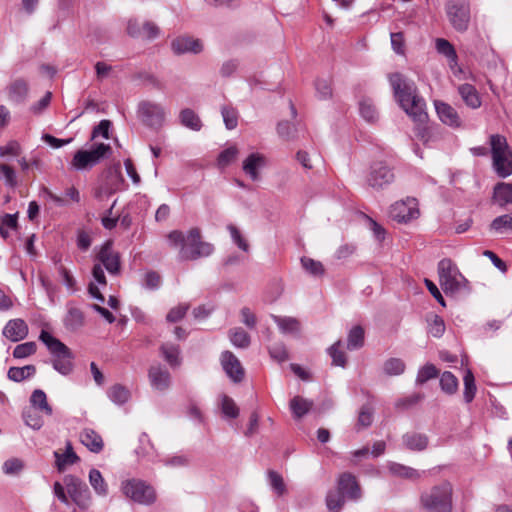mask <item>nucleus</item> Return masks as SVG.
<instances>
[{"label": "nucleus", "mask_w": 512, "mask_h": 512, "mask_svg": "<svg viewBox=\"0 0 512 512\" xmlns=\"http://www.w3.org/2000/svg\"><path fill=\"white\" fill-rule=\"evenodd\" d=\"M439 375V370L436 368L435 365L431 363H427L423 367H421L418 370L417 377H416V384L417 385H423L428 380L437 378Z\"/></svg>", "instance_id": "09e8293b"}, {"label": "nucleus", "mask_w": 512, "mask_h": 512, "mask_svg": "<svg viewBox=\"0 0 512 512\" xmlns=\"http://www.w3.org/2000/svg\"><path fill=\"white\" fill-rule=\"evenodd\" d=\"M7 92L10 101L21 103L28 95V84L23 79H16L7 87Z\"/></svg>", "instance_id": "393cba45"}, {"label": "nucleus", "mask_w": 512, "mask_h": 512, "mask_svg": "<svg viewBox=\"0 0 512 512\" xmlns=\"http://www.w3.org/2000/svg\"><path fill=\"white\" fill-rule=\"evenodd\" d=\"M36 368L34 365H26L23 367H11L8 370V378L14 382H21L27 378L34 376Z\"/></svg>", "instance_id": "4c0bfd02"}, {"label": "nucleus", "mask_w": 512, "mask_h": 512, "mask_svg": "<svg viewBox=\"0 0 512 512\" xmlns=\"http://www.w3.org/2000/svg\"><path fill=\"white\" fill-rule=\"evenodd\" d=\"M171 49L177 55L185 53L198 54L203 50V45L199 39L191 36H179L171 42Z\"/></svg>", "instance_id": "dca6fc26"}, {"label": "nucleus", "mask_w": 512, "mask_h": 512, "mask_svg": "<svg viewBox=\"0 0 512 512\" xmlns=\"http://www.w3.org/2000/svg\"><path fill=\"white\" fill-rule=\"evenodd\" d=\"M238 155V149L236 146H230L224 149L217 158V164L220 168H224L232 163Z\"/></svg>", "instance_id": "603ef678"}, {"label": "nucleus", "mask_w": 512, "mask_h": 512, "mask_svg": "<svg viewBox=\"0 0 512 512\" xmlns=\"http://www.w3.org/2000/svg\"><path fill=\"white\" fill-rule=\"evenodd\" d=\"M361 117L367 122L374 123L378 120V112L370 99H363L359 103Z\"/></svg>", "instance_id": "37998d69"}, {"label": "nucleus", "mask_w": 512, "mask_h": 512, "mask_svg": "<svg viewBox=\"0 0 512 512\" xmlns=\"http://www.w3.org/2000/svg\"><path fill=\"white\" fill-rule=\"evenodd\" d=\"M405 370V363L399 358H391L384 363V371L387 375H400Z\"/></svg>", "instance_id": "864d4df0"}, {"label": "nucleus", "mask_w": 512, "mask_h": 512, "mask_svg": "<svg viewBox=\"0 0 512 512\" xmlns=\"http://www.w3.org/2000/svg\"><path fill=\"white\" fill-rule=\"evenodd\" d=\"M434 105L437 115L442 123L453 128L461 126V118L451 105L443 101H435Z\"/></svg>", "instance_id": "6ab92c4d"}, {"label": "nucleus", "mask_w": 512, "mask_h": 512, "mask_svg": "<svg viewBox=\"0 0 512 512\" xmlns=\"http://www.w3.org/2000/svg\"><path fill=\"white\" fill-rule=\"evenodd\" d=\"M66 491L71 500L82 510L91 506L92 497L87 484L73 475H66L63 479Z\"/></svg>", "instance_id": "f8f14e48"}, {"label": "nucleus", "mask_w": 512, "mask_h": 512, "mask_svg": "<svg viewBox=\"0 0 512 512\" xmlns=\"http://www.w3.org/2000/svg\"><path fill=\"white\" fill-rule=\"evenodd\" d=\"M188 309V304H180L172 308L166 316L167 321L172 323L180 321L186 315Z\"/></svg>", "instance_id": "69168bd1"}, {"label": "nucleus", "mask_w": 512, "mask_h": 512, "mask_svg": "<svg viewBox=\"0 0 512 512\" xmlns=\"http://www.w3.org/2000/svg\"><path fill=\"white\" fill-rule=\"evenodd\" d=\"M338 489L351 500H358L361 497L360 486L355 477L349 473H344L338 479Z\"/></svg>", "instance_id": "aec40b11"}, {"label": "nucleus", "mask_w": 512, "mask_h": 512, "mask_svg": "<svg viewBox=\"0 0 512 512\" xmlns=\"http://www.w3.org/2000/svg\"><path fill=\"white\" fill-rule=\"evenodd\" d=\"M22 417L25 424L34 430H39L43 426L44 422L41 416L31 410L24 411Z\"/></svg>", "instance_id": "680f3d73"}, {"label": "nucleus", "mask_w": 512, "mask_h": 512, "mask_svg": "<svg viewBox=\"0 0 512 512\" xmlns=\"http://www.w3.org/2000/svg\"><path fill=\"white\" fill-rule=\"evenodd\" d=\"M0 172L7 186L11 188L17 186L16 173L11 166L7 164H0Z\"/></svg>", "instance_id": "0e129e2a"}, {"label": "nucleus", "mask_w": 512, "mask_h": 512, "mask_svg": "<svg viewBox=\"0 0 512 512\" xmlns=\"http://www.w3.org/2000/svg\"><path fill=\"white\" fill-rule=\"evenodd\" d=\"M440 387L447 394H454L458 390V379L450 371H445L440 377Z\"/></svg>", "instance_id": "de8ad7c7"}, {"label": "nucleus", "mask_w": 512, "mask_h": 512, "mask_svg": "<svg viewBox=\"0 0 512 512\" xmlns=\"http://www.w3.org/2000/svg\"><path fill=\"white\" fill-rule=\"evenodd\" d=\"M231 343L238 348H247L250 345V336L241 327L233 328L229 331Z\"/></svg>", "instance_id": "79ce46f5"}, {"label": "nucleus", "mask_w": 512, "mask_h": 512, "mask_svg": "<svg viewBox=\"0 0 512 512\" xmlns=\"http://www.w3.org/2000/svg\"><path fill=\"white\" fill-rule=\"evenodd\" d=\"M389 82L400 107L416 124L417 136L427 141L426 136L428 130L427 127L424 126L428 120L426 103L424 99L418 95L416 84L406 79L400 73L390 74Z\"/></svg>", "instance_id": "f257e3e1"}, {"label": "nucleus", "mask_w": 512, "mask_h": 512, "mask_svg": "<svg viewBox=\"0 0 512 512\" xmlns=\"http://www.w3.org/2000/svg\"><path fill=\"white\" fill-rule=\"evenodd\" d=\"M111 151V146L104 143L94 144L90 149H80L73 155L70 166L77 171L90 170L108 157Z\"/></svg>", "instance_id": "6e6552de"}, {"label": "nucleus", "mask_w": 512, "mask_h": 512, "mask_svg": "<svg viewBox=\"0 0 512 512\" xmlns=\"http://www.w3.org/2000/svg\"><path fill=\"white\" fill-rule=\"evenodd\" d=\"M63 321L66 329L76 331L84 325L85 317L81 309L76 307L72 302H69L67 304V313Z\"/></svg>", "instance_id": "5701e85b"}, {"label": "nucleus", "mask_w": 512, "mask_h": 512, "mask_svg": "<svg viewBox=\"0 0 512 512\" xmlns=\"http://www.w3.org/2000/svg\"><path fill=\"white\" fill-rule=\"evenodd\" d=\"M419 208L416 198L407 197L391 205L389 215L398 223H407L419 217Z\"/></svg>", "instance_id": "4468645a"}, {"label": "nucleus", "mask_w": 512, "mask_h": 512, "mask_svg": "<svg viewBox=\"0 0 512 512\" xmlns=\"http://www.w3.org/2000/svg\"><path fill=\"white\" fill-rule=\"evenodd\" d=\"M37 346L35 342H25L17 345L13 351V357L23 359L33 355L36 352Z\"/></svg>", "instance_id": "6e6d98bb"}, {"label": "nucleus", "mask_w": 512, "mask_h": 512, "mask_svg": "<svg viewBox=\"0 0 512 512\" xmlns=\"http://www.w3.org/2000/svg\"><path fill=\"white\" fill-rule=\"evenodd\" d=\"M80 442L91 452L100 453L104 443L102 437L93 429L85 428L80 432Z\"/></svg>", "instance_id": "4be33fe9"}, {"label": "nucleus", "mask_w": 512, "mask_h": 512, "mask_svg": "<svg viewBox=\"0 0 512 512\" xmlns=\"http://www.w3.org/2000/svg\"><path fill=\"white\" fill-rule=\"evenodd\" d=\"M96 260L98 263H95L92 268V276L98 284L105 286L107 281L103 266L111 275L119 274L121 269L120 255L113 249L111 240H107L101 245L96 254Z\"/></svg>", "instance_id": "423d86ee"}, {"label": "nucleus", "mask_w": 512, "mask_h": 512, "mask_svg": "<svg viewBox=\"0 0 512 512\" xmlns=\"http://www.w3.org/2000/svg\"><path fill=\"white\" fill-rule=\"evenodd\" d=\"M160 351L165 361L171 367H178L181 364L179 346L173 343H165L160 347Z\"/></svg>", "instance_id": "473e14b6"}, {"label": "nucleus", "mask_w": 512, "mask_h": 512, "mask_svg": "<svg viewBox=\"0 0 512 512\" xmlns=\"http://www.w3.org/2000/svg\"><path fill=\"white\" fill-rule=\"evenodd\" d=\"M268 478L272 489L278 496H282L286 493L283 477L279 473L271 470L268 472Z\"/></svg>", "instance_id": "5fc2aeb1"}, {"label": "nucleus", "mask_w": 512, "mask_h": 512, "mask_svg": "<svg viewBox=\"0 0 512 512\" xmlns=\"http://www.w3.org/2000/svg\"><path fill=\"white\" fill-rule=\"evenodd\" d=\"M30 402L32 406L35 408H38L42 412H44L46 415H52L53 410L52 407L47 402V396L45 392L41 389H36L33 391Z\"/></svg>", "instance_id": "ea45409f"}, {"label": "nucleus", "mask_w": 512, "mask_h": 512, "mask_svg": "<svg viewBox=\"0 0 512 512\" xmlns=\"http://www.w3.org/2000/svg\"><path fill=\"white\" fill-rule=\"evenodd\" d=\"M28 334V326L22 319H12L3 329V335L12 342L23 340Z\"/></svg>", "instance_id": "412c9836"}, {"label": "nucleus", "mask_w": 512, "mask_h": 512, "mask_svg": "<svg viewBox=\"0 0 512 512\" xmlns=\"http://www.w3.org/2000/svg\"><path fill=\"white\" fill-rule=\"evenodd\" d=\"M127 185L120 171V165L117 164L114 168L109 170V175L106 183V189L109 194L126 189Z\"/></svg>", "instance_id": "bb28decb"}, {"label": "nucleus", "mask_w": 512, "mask_h": 512, "mask_svg": "<svg viewBox=\"0 0 512 512\" xmlns=\"http://www.w3.org/2000/svg\"><path fill=\"white\" fill-rule=\"evenodd\" d=\"M221 114L223 117V121L227 129L232 130L238 125V112L232 106H223L221 108Z\"/></svg>", "instance_id": "8fccbe9b"}, {"label": "nucleus", "mask_w": 512, "mask_h": 512, "mask_svg": "<svg viewBox=\"0 0 512 512\" xmlns=\"http://www.w3.org/2000/svg\"><path fill=\"white\" fill-rule=\"evenodd\" d=\"M490 229L499 234H503L508 230L512 231V213L496 217L491 222Z\"/></svg>", "instance_id": "49530a36"}, {"label": "nucleus", "mask_w": 512, "mask_h": 512, "mask_svg": "<svg viewBox=\"0 0 512 512\" xmlns=\"http://www.w3.org/2000/svg\"><path fill=\"white\" fill-rule=\"evenodd\" d=\"M345 495L339 490L329 491L326 496V506L329 512H339L344 505Z\"/></svg>", "instance_id": "a18cd8bd"}, {"label": "nucleus", "mask_w": 512, "mask_h": 512, "mask_svg": "<svg viewBox=\"0 0 512 512\" xmlns=\"http://www.w3.org/2000/svg\"><path fill=\"white\" fill-rule=\"evenodd\" d=\"M449 22L457 31H465L470 21V5L467 0H448L445 4Z\"/></svg>", "instance_id": "ddd939ff"}, {"label": "nucleus", "mask_w": 512, "mask_h": 512, "mask_svg": "<svg viewBox=\"0 0 512 512\" xmlns=\"http://www.w3.org/2000/svg\"><path fill=\"white\" fill-rule=\"evenodd\" d=\"M221 365L227 376L235 383L241 382L245 372L239 359L230 351L221 354Z\"/></svg>", "instance_id": "2eb2a0df"}, {"label": "nucleus", "mask_w": 512, "mask_h": 512, "mask_svg": "<svg viewBox=\"0 0 512 512\" xmlns=\"http://www.w3.org/2000/svg\"><path fill=\"white\" fill-rule=\"evenodd\" d=\"M436 50L439 54L444 55L448 59L451 68L457 64V53L448 40L443 38L436 39Z\"/></svg>", "instance_id": "c9c22d12"}, {"label": "nucleus", "mask_w": 512, "mask_h": 512, "mask_svg": "<svg viewBox=\"0 0 512 512\" xmlns=\"http://www.w3.org/2000/svg\"><path fill=\"white\" fill-rule=\"evenodd\" d=\"M492 167L495 173L506 178L512 175V150L507 139L499 134H493L489 138Z\"/></svg>", "instance_id": "0eeeda50"}, {"label": "nucleus", "mask_w": 512, "mask_h": 512, "mask_svg": "<svg viewBox=\"0 0 512 512\" xmlns=\"http://www.w3.org/2000/svg\"><path fill=\"white\" fill-rule=\"evenodd\" d=\"M266 166V157L258 152L251 153L243 161L242 169L252 181L260 179V170Z\"/></svg>", "instance_id": "f3484780"}, {"label": "nucleus", "mask_w": 512, "mask_h": 512, "mask_svg": "<svg viewBox=\"0 0 512 512\" xmlns=\"http://www.w3.org/2000/svg\"><path fill=\"white\" fill-rule=\"evenodd\" d=\"M2 469L7 475L18 474L23 469V462L18 458H11L4 462Z\"/></svg>", "instance_id": "338daca9"}, {"label": "nucleus", "mask_w": 512, "mask_h": 512, "mask_svg": "<svg viewBox=\"0 0 512 512\" xmlns=\"http://www.w3.org/2000/svg\"><path fill=\"white\" fill-rule=\"evenodd\" d=\"M179 119L183 126L191 130L199 131L202 127L199 116L192 109H183L179 114Z\"/></svg>", "instance_id": "e433bc0d"}, {"label": "nucleus", "mask_w": 512, "mask_h": 512, "mask_svg": "<svg viewBox=\"0 0 512 512\" xmlns=\"http://www.w3.org/2000/svg\"><path fill=\"white\" fill-rule=\"evenodd\" d=\"M148 377L151 386L158 391H165L170 387L171 375L161 365H152L148 370Z\"/></svg>", "instance_id": "a211bd4d"}, {"label": "nucleus", "mask_w": 512, "mask_h": 512, "mask_svg": "<svg viewBox=\"0 0 512 512\" xmlns=\"http://www.w3.org/2000/svg\"><path fill=\"white\" fill-rule=\"evenodd\" d=\"M445 332V323L444 320L438 316L434 315L433 319L429 324V333L435 337L440 338Z\"/></svg>", "instance_id": "e2e57ef3"}, {"label": "nucleus", "mask_w": 512, "mask_h": 512, "mask_svg": "<svg viewBox=\"0 0 512 512\" xmlns=\"http://www.w3.org/2000/svg\"><path fill=\"white\" fill-rule=\"evenodd\" d=\"M54 456L56 458V466L57 469L61 472L63 471L68 465H73L76 462L79 461V457L77 454L73 451V447L71 442L66 443V450L64 453H60L58 451L54 452Z\"/></svg>", "instance_id": "cd10ccee"}, {"label": "nucleus", "mask_w": 512, "mask_h": 512, "mask_svg": "<svg viewBox=\"0 0 512 512\" xmlns=\"http://www.w3.org/2000/svg\"><path fill=\"white\" fill-rule=\"evenodd\" d=\"M388 470L392 475L396 477L409 479L412 481L418 480L425 473L424 471L420 472L412 467L405 466L396 462L389 463Z\"/></svg>", "instance_id": "b1692460"}, {"label": "nucleus", "mask_w": 512, "mask_h": 512, "mask_svg": "<svg viewBox=\"0 0 512 512\" xmlns=\"http://www.w3.org/2000/svg\"><path fill=\"white\" fill-rule=\"evenodd\" d=\"M458 93L468 107L476 109L481 106L480 96L473 85L467 83L460 85Z\"/></svg>", "instance_id": "a878e982"}, {"label": "nucleus", "mask_w": 512, "mask_h": 512, "mask_svg": "<svg viewBox=\"0 0 512 512\" xmlns=\"http://www.w3.org/2000/svg\"><path fill=\"white\" fill-rule=\"evenodd\" d=\"M94 68L98 82H103L105 79L111 77L113 73V67L104 61L96 62Z\"/></svg>", "instance_id": "bf43d9fd"}, {"label": "nucleus", "mask_w": 512, "mask_h": 512, "mask_svg": "<svg viewBox=\"0 0 512 512\" xmlns=\"http://www.w3.org/2000/svg\"><path fill=\"white\" fill-rule=\"evenodd\" d=\"M395 180L393 168L384 161L373 162L366 174V184L375 191H380L391 185Z\"/></svg>", "instance_id": "9d476101"}, {"label": "nucleus", "mask_w": 512, "mask_h": 512, "mask_svg": "<svg viewBox=\"0 0 512 512\" xmlns=\"http://www.w3.org/2000/svg\"><path fill=\"white\" fill-rule=\"evenodd\" d=\"M135 452L139 458L154 461L156 457L155 448L146 433L140 435L139 446L136 448Z\"/></svg>", "instance_id": "2f4dec72"}, {"label": "nucleus", "mask_w": 512, "mask_h": 512, "mask_svg": "<svg viewBox=\"0 0 512 512\" xmlns=\"http://www.w3.org/2000/svg\"><path fill=\"white\" fill-rule=\"evenodd\" d=\"M222 412L230 418H236L239 414V409L232 398L223 395L221 400Z\"/></svg>", "instance_id": "052dcab7"}, {"label": "nucleus", "mask_w": 512, "mask_h": 512, "mask_svg": "<svg viewBox=\"0 0 512 512\" xmlns=\"http://www.w3.org/2000/svg\"><path fill=\"white\" fill-rule=\"evenodd\" d=\"M108 397L115 404L122 405L129 400L130 391L120 384H115L108 390Z\"/></svg>", "instance_id": "a19ab883"}, {"label": "nucleus", "mask_w": 512, "mask_h": 512, "mask_svg": "<svg viewBox=\"0 0 512 512\" xmlns=\"http://www.w3.org/2000/svg\"><path fill=\"white\" fill-rule=\"evenodd\" d=\"M493 198L501 207L512 204V183H497L494 187Z\"/></svg>", "instance_id": "c756f323"}, {"label": "nucleus", "mask_w": 512, "mask_h": 512, "mask_svg": "<svg viewBox=\"0 0 512 512\" xmlns=\"http://www.w3.org/2000/svg\"><path fill=\"white\" fill-rule=\"evenodd\" d=\"M437 270L440 286L446 294L457 295L462 292H470L469 281L451 259L440 260Z\"/></svg>", "instance_id": "20e7f679"}, {"label": "nucleus", "mask_w": 512, "mask_h": 512, "mask_svg": "<svg viewBox=\"0 0 512 512\" xmlns=\"http://www.w3.org/2000/svg\"><path fill=\"white\" fill-rule=\"evenodd\" d=\"M289 407L293 417L300 419L311 411L313 402L301 396H295L290 400Z\"/></svg>", "instance_id": "c85d7f7f"}, {"label": "nucleus", "mask_w": 512, "mask_h": 512, "mask_svg": "<svg viewBox=\"0 0 512 512\" xmlns=\"http://www.w3.org/2000/svg\"><path fill=\"white\" fill-rule=\"evenodd\" d=\"M328 354L332 358V364L335 366L345 367L346 356L341 348V342L338 341L328 349Z\"/></svg>", "instance_id": "3c124183"}, {"label": "nucleus", "mask_w": 512, "mask_h": 512, "mask_svg": "<svg viewBox=\"0 0 512 512\" xmlns=\"http://www.w3.org/2000/svg\"><path fill=\"white\" fill-rule=\"evenodd\" d=\"M272 319L283 334H296L299 331L300 325L296 318L272 315Z\"/></svg>", "instance_id": "72a5a7b5"}, {"label": "nucleus", "mask_w": 512, "mask_h": 512, "mask_svg": "<svg viewBox=\"0 0 512 512\" xmlns=\"http://www.w3.org/2000/svg\"><path fill=\"white\" fill-rule=\"evenodd\" d=\"M227 229L230 232L233 242L239 247V249L243 250L244 252H248L249 244L242 236L240 230L233 224H229Z\"/></svg>", "instance_id": "13d9d810"}, {"label": "nucleus", "mask_w": 512, "mask_h": 512, "mask_svg": "<svg viewBox=\"0 0 512 512\" xmlns=\"http://www.w3.org/2000/svg\"><path fill=\"white\" fill-rule=\"evenodd\" d=\"M89 482L97 495L107 496L108 485L99 470L93 468L89 471Z\"/></svg>", "instance_id": "f704fd0d"}, {"label": "nucleus", "mask_w": 512, "mask_h": 512, "mask_svg": "<svg viewBox=\"0 0 512 512\" xmlns=\"http://www.w3.org/2000/svg\"><path fill=\"white\" fill-rule=\"evenodd\" d=\"M137 115L145 126L158 130L164 124L166 112L161 104L145 100L138 104Z\"/></svg>", "instance_id": "9b49d317"}, {"label": "nucleus", "mask_w": 512, "mask_h": 512, "mask_svg": "<svg viewBox=\"0 0 512 512\" xmlns=\"http://www.w3.org/2000/svg\"><path fill=\"white\" fill-rule=\"evenodd\" d=\"M39 339L46 345L53 357V368L64 376L71 374L74 368L72 351L46 330L41 331Z\"/></svg>", "instance_id": "39448f33"}, {"label": "nucleus", "mask_w": 512, "mask_h": 512, "mask_svg": "<svg viewBox=\"0 0 512 512\" xmlns=\"http://www.w3.org/2000/svg\"><path fill=\"white\" fill-rule=\"evenodd\" d=\"M463 382H464V392H463L464 400L466 403H470L474 399L476 391H477V388L475 385V378L470 369L466 370L465 375L463 377Z\"/></svg>", "instance_id": "c03bdc74"}, {"label": "nucleus", "mask_w": 512, "mask_h": 512, "mask_svg": "<svg viewBox=\"0 0 512 512\" xmlns=\"http://www.w3.org/2000/svg\"><path fill=\"white\" fill-rule=\"evenodd\" d=\"M167 240L171 248L179 249V259L196 260L201 257H207L214 251V246L201 240L199 228H191L185 235L180 230H173L167 235Z\"/></svg>", "instance_id": "f03ea898"}, {"label": "nucleus", "mask_w": 512, "mask_h": 512, "mask_svg": "<svg viewBox=\"0 0 512 512\" xmlns=\"http://www.w3.org/2000/svg\"><path fill=\"white\" fill-rule=\"evenodd\" d=\"M372 422H373L372 407L369 404L363 405L358 414V419H357L358 428H367L372 424Z\"/></svg>", "instance_id": "4d7b16f0"}, {"label": "nucleus", "mask_w": 512, "mask_h": 512, "mask_svg": "<svg viewBox=\"0 0 512 512\" xmlns=\"http://www.w3.org/2000/svg\"><path fill=\"white\" fill-rule=\"evenodd\" d=\"M161 285V276L155 271H149L144 276V287L149 290H156Z\"/></svg>", "instance_id": "774afa93"}, {"label": "nucleus", "mask_w": 512, "mask_h": 512, "mask_svg": "<svg viewBox=\"0 0 512 512\" xmlns=\"http://www.w3.org/2000/svg\"><path fill=\"white\" fill-rule=\"evenodd\" d=\"M453 488L445 481L425 490L420 495V505L427 512H452Z\"/></svg>", "instance_id": "7ed1b4c3"}, {"label": "nucleus", "mask_w": 512, "mask_h": 512, "mask_svg": "<svg viewBox=\"0 0 512 512\" xmlns=\"http://www.w3.org/2000/svg\"><path fill=\"white\" fill-rule=\"evenodd\" d=\"M121 489L126 497L141 505H152L157 499L155 489L139 479L124 481Z\"/></svg>", "instance_id": "1a4fd4ad"}, {"label": "nucleus", "mask_w": 512, "mask_h": 512, "mask_svg": "<svg viewBox=\"0 0 512 512\" xmlns=\"http://www.w3.org/2000/svg\"><path fill=\"white\" fill-rule=\"evenodd\" d=\"M365 332L360 325L354 326L348 334L347 349L356 350L364 345Z\"/></svg>", "instance_id": "58836bf2"}, {"label": "nucleus", "mask_w": 512, "mask_h": 512, "mask_svg": "<svg viewBox=\"0 0 512 512\" xmlns=\"http://www.w3.org/2000/svg\"><path fill=\"white\" fill-rule=\"evenodd\" d=\"M405 447L412 451H422L428 446V438L424 434L411 432L403 435Z\"/></svg>", "instance_id": "7c9ffc66"}]
</instances>
